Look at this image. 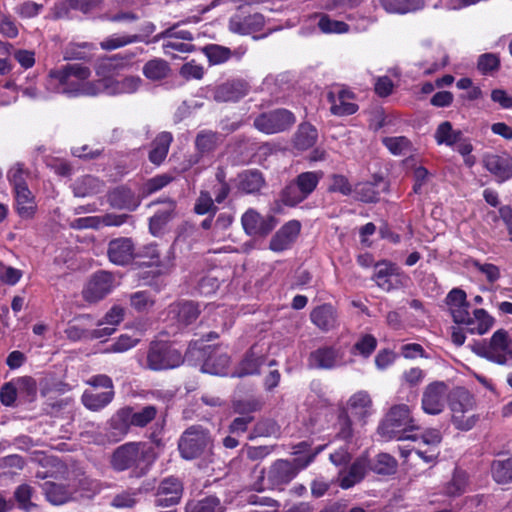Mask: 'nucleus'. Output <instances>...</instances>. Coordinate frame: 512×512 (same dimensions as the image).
Masks as SVG:
<instances>
[{
    "label": "nucleus",
    "mask_w": 512,
    "mask_h": 512,
    "mask_svg": "<svg viewBox=\"0 0 512 512\" xmlns=\"http://www.w3.org/2000/svg\"><path fill=\"white\" fill-rule=\"evenodd\" d=\"M357 198L365 203L377 202L379 199V191L376 185L371 182L359 184L356 188Z\"/></svg>",
    "instance_id": "obj_61"
},
{
    "label": "nucleus",
    "mask_w": 512,
    "mask_h": 512,
    "mask_svg": "<svg viewBox=\"0 0 512 512\" xmlns=\"http://www.w3.org/2000/svg\"><path fill=\"white\" fill-rule=\"evenodd\" d=\"M15 208L22 219H31L37 211L34 194L29 187L14 190Z\"/></svg>",
    "instance_id": "obj_27"
},
{
    "label": "nucleus",
    "mask_w": 512,
    "mask_h": 512,
    "mask_svg": "<svg viewBox=\"0 0 512 512\" xmlns=\"http://www.w3.org/2000/svg\"><path fill=\"white\" fill-rule=\"evenodd\" d=\"M136 42H142V37L138 35L113 34L101 41L100 47L103 50L111 51Z\"/></svg>",
    "instance_id": "obj_50"
},
{
    "label": "nucleus",
    "mask_w": 512,
    "mask_h": 512,
    "mask_svg": "<svg viewBox=\"0 0 512 512\" xmlns=\"http://www.w3.org/2000/svg\"><path fill=\"white\" fill-rule=\"evenodd\" d=\"M164 38H173L183 41L191 42L193 41L194 37L192 33L186 29H182L180 27V24H174L173 26L167 28L166 30L162 31L161 33L155 35L152 39L153 43L161 41V39Z\"/></svg>",
    "instance_id": "obj_55"
},
{
    "label": "nucleus",
    "mask_w": 512,
    "mask_h": 512,
    "mask_svg": "<svg viewBox=\"0 0 512 512\" xmlns=\"http://www.w3.org/2000/svg\"><path fill=\"white\" fill-rule=\"evenodd\" d=\"M90 76V68L80 63L66 64L49 72L50 81L56 83V91L68 97L100 94V79L89 81Z\"/></svg>",
    "instance_id": "obj_2"
},
{
    "label": "nucleus",
    "mask_w": 512,
    "mask_h": 512,
    "mask_svg": "<svg viewBox=\"0 0 512 512\" xmlns=\"http://www.w3.org/2000/svg\"><path fill=\"white\" fill-rule=\"evenodd\" d=\"M371 406L370 395L365 391H359L350 397L345 411L365 423V419L370 415Z\"/></svg>",
    "instance_id": "obj_28"
},
{
    "label": "nucleus",
    "mask_w": 512,
    "mask_h": 512,
    "mask_svg": "<svg viewBox=\"0 0 512 512\" xmlns=\"http://www.w3.org/2000/svg\"><path fill=\"white\" fill-rule=\"evenodd\" d=\"M329 192H338L344 196L352 193V185L348 178L342 174H332L330 176Z\"/></svg>",
    "instance_id": "obj_60"
},
{
    "label": "nucleus",
    "mask_w": 512,
    "mask_h": 512,
    "mask_svg": "<svg viewBox=\"0 0 512 512\" xmlns=\"http://www.w3.org/2000/svg\"><path fill=\"white\" fill-rule=\"evenodd\" d=\"M114 391L95 392L85 390L81 396L82 404L90 411H100L108 406L114 399Z\"/></svg>",
    "instance_id": "obj_31"
},
{
    "label": "nucleus",
    "mask_w": 512,
    "mask_h": 512,
    "mask_svg": "<svg viewBox=\"0 0 512 512\" xmlns=\"http://www.w3.org/2000/svg\"><path fill=\"white\" fill-rule=\"evenodd\" d=\"M124 319V309L120 306H113L98 322V328L92 330V338H103L112 335L116 331V326Z\"/></svg>",
    "instance_id": "obj_23"
},
{
    "label": "nucleus",
    "mask_w": 512,
    "mask_h": 512,
    "mask_svg": "<svg viewBox=\"0 0 512 512\" xmlns=\"http://www.w3.org/2000/svg\"><path fill=\"white\" fill-rule=\"evenodd\" d=\"M200 314L197 304L192 301L178 302L169 307V316L179 326L185 327L194 322Z\"/></svg>",
    "instance_id": "obj_24"
},
{
    "label": "nucleus",
    "mask_w": 512,
    "mask_h": 512,
    "mask_svg": "<svg viewBox=\"0 0 512 512\" xmlns=\"http://www.w3.org/2000/svg\"><path fill=\"white\" fill-rule=\"evenodd\" d=\"M472 350L479 356L499 365H507L508 358L512 359V350L509 349L508 333L504 329L494 332L489 342H478Z\"/></svg>",
    "instance_id": "obj_7"
},
{
    "label": "nucleus",
    "mask_w": 512,
    "mask_h": 512,
    "mask_svg": "<svg viewBox=\"0 0 512 512\" xmlns=\"http://www.w3.org/2000/svg\"><path fill=\"white\" fill-rule=\"evenodd\" d=\"M42 488L46 499L53 505H62L72 499V491L63 484L48 481Z\"/></svg>",
    "instance_id": "obj_37"
},
{
    "label": "nucleus",
    "mask_w": 512,
    "mask_h": 512,
    "mask_svg": "<svg viewBox=\"0 0 512 512\" xmlns=\"http://www.w3.org/2000/svg\"><path fill=\"white\" fill-rule=\"evenodd\" d=\"M318 133L314 126L308 123L301 124L294 137V145L297 149L311 148L317 141Z\"/></svg>",
    "instance_id": "obj_40"
},
{
    "label": "nucleus",
    "mask_w": 512,
    "mask_h": 512,
    "mask_svg": "<svg viewBox=\"0 0 512 512\" xmlns=\"http://www.w3.org/2000/svg\"><path fill=\"white\" fill-rule=\"evenodd\" d=\"M311 321L321 330L328 331L335 327L336 314L334 308L329 304L316 307L311 312Z\"/></svg>",
    "instance_id": "obj_35"
},
{
    "label": "nucleus",
    "mask_w": 512,
    "mask_h": 512,
    "mask_svg": "<svg viewBox=\"0 0 512 512\" xmlns=\"http://www.w3.org/2000/svg\"><path fill=\"white\" fill-rule=\"evenodd\" d=\"M182 481L174 476L164 478L157 489L155 504L161 507L177 505L183 494Z\"/></svg>",
    "instance_id": "obj_15"
},
{
    "label": "nucleus",
    "mask_w": 512,
    "mask_h": 512,
    "mask_svg": "<svg viewBox=\"0 0 512 512\" xmlns=\"http://www.w3.org/2000/svg\"><path fill=\"white\" fill-rule=\"evenodd\" d=\"M377 347V339L371 334L362 335L353 345L351 352L368 358Z\"/></svg>",
    "instance_id": "obj_57"
},
{
    "label": "nucleus",
    "mask_w": 512,
    "mask_h": 512,
    "mask_svg": "<svg viewBox=\"0 0 512 512\" xmlns=\"http://www.w3.org/2000/svg\"><path fill=\"white\" fill-rule=\"evenodd\" d=\"M174 180V177L170 174H160L148 179L144 184V192L147 195H151L162 188L166 187Z\"/></svg>",
    "instance_id": "obj_59"
},
{
    "label": "nucleus",
    "mask_w": 512,
    "mask_h": 512,
    "mask_svg": "<svg viewBox=\"0 0 512 512\" xmlns=\"http://www.w3.org/2000/svg\"><path fill=\"white\" fill-rule=\"evenodd\" d=\"M101 93L108 95L132 94L138 91L142 85V79L139 76H126L122 79L103 78L100 79Z\"/></svg>",
    "instance_id": "obj_18"
},
{
    "label": "nucleus",
    "mask_w": 512,
    "mask_h": 512,
    "mask_svg": "<svg viewBox=\"0 0 512 512\" xmlns=\"http://www.w3.org/2000/svg\"><path fill=\"white\" fill-rule=\"evenodd\" d=\"M397 461L388 453H380L371 469L377 474L390 475L396 471Z\"/></svg>",
    "instance_id": "obj_56"
},
{
    "label": "nucleus",
    "mask_w": 512,
    "mask_h": 512,
    "mask_svg": "<svg viewBox=\"0 0 512 512\" xmlns=\"http://www.w3.org/2000/svg\"><path fill=\"white\" fill-rule=\"evenodd\" d=\"M104 190V182L92 175H84L75 180L73 193L76 197H87Z\"/></svg>",
    "instance_id": "obj_32"
},
{
    "label": "nucleus",
    "mask_w": 512,
    "mask_h": 512,
    "mask_svg": "<svg viewBox=\"0 0 512 512\" xmlns=\"http://www.w3.org/2000/svg\"><path fill=\"white\" fill-rule=\"evenodd\" d=\"M157 408L153 405L143 407L139 411H134L130 406L119 409L110 420V428L115 440L127 434L131 426L145 427L153 421L157 415Z\"/></svg>",
    "instance_id": "obj_4"
},
{
    "label": "nucleus",
    "mask_w": 512,
    "mask_h": 512,
    "mask_svg": "<svg viewBox=\"0 0 512 512\" xmlns=\"http://www.w3.org/2000/svg\"><path fill=\"white\" fill-rule=\"evenodd\" d=\"M248 93V85L241 80L225 82L215 88L214 100L217 102H236Z\"/></svg>",
    "instance_id": "obj_21"
},
{
    "label": "nucleus",
    "mask_w": 512,
    "mask_h": 512,
    "mask_svg": "<svg viewBox=\"0 0 512 512\" xmlns=\"http://www.w3.org/2000/svg\"><path fill=\"white\" fill-rule=\"evenodd\" d=\"M448 400L454 426L464 431L472 429L478 419L473 413L475 407L473 395L465 388L457 387L450 393Z\"/></svg>",
    "instance_id": "obj_5"
},
{
    "label": "nucleus",
    "mask_w": 512,
    "mask_h": 512,
    "mask_svg": "<svg viewBox=\"0 0 512 512\" xmlns=\"http://www.w3.org/2000/svg\"><path fill=\"white\" fill-rule=\"evenodd\" d=\"M150 206L156 209L149 219V230L152 235L159 236L166 225L176 217L177 203L171 198H166L152 202Z\"/></svg>",
    "instance_id": "obj_12"
},
{
    "label": "nucleus",
    "mask_w": 512,
    "mask_h": 512,
    "mask_svg": "<svg viewBox=\"0 0 512 512\" xmlns=\"http://www.w3.org/2000/svg\"><path fill=\"white\" fill-rule=\"evenodd\" d=\"M484 167L500 183L512 178V156L509 154H489L483 159Z\"/></svg>",
    "instance_id": "obj_16"
},
{
    "label": "nucleus",
    "mask_w": 512,
    "mask_h": 512,
    "mask_svg": "<svg viewBox=\"0 0 512 512\" xmlns=\"http://www.w3.org/2000/svg\"><path fill=\"white\" fill-rule=\"evenodd\" d=\"M169 71V65L163 59L150 60L143 67V74L145 77L154 81L165 78Z\"/></svg>",
    "instance_id": "obj_49"
},
{
    "label": "nucleus",
    "mask_w": 512,
    "mask_h": 512,
    "mask_svg": "<svg viewBox=\"0 0 512 512\" xmlns=\"http://www.w3.org/2000/svg\"><path fill=\"white\" fill-rule=\"evenodd\" d=\"M245 233L249 236H266L277 225L273 215L261 216L256 210L248 209L241 218Z\"/></svg>",
    "instance_id": "obj_13"
},
{
    "label": "nucleus",
    "mask_w": 512,
    "mask_h": 512,
    "mask_svg": "<svg viewBox=\"0 0 512 512\" xmlns=\"http://www.w3.org/2000/svg\"><path fill=\"white\" fill-rule=\"evenodd\" d=\"M162 49L165 55L176 57L177 53H190L194 51L195 46L188 41L173 39V38H164Z\"/></svg>",
    "instance_id": "obj_52"
},
{
    "label": "nucleus",
    "mask_w": 512,
    "mask_h": 512,
    "mask_svg": "<svg viewBox=\"0 0 512 512\" xmlns=\"http://www.w3.org/2000/svg\"><path fill=\"white\" fill-rule=\"evenodd\" d=\"M265 18L260 13H254L245 17L235 16L230 19L229 28L232 32L247 35L262 30Z\"/></svg>",
    "instance_id": "obj_25"
},
{
    "label": "nucleus",
    "mask_w": 512,
    "mask_h": 512,
    "mask_svg": "<svg viewBox=\"0 0 512 512\" xmlns=\"http://www.w3.org/2000/svg\"><path fill=\"white\" fill-rule=\"evenodd\" d=\"M344 364V352L335 346H321L310 352L307 359L311 369L330 370Z\"/></svg>",
    "instance_id": "obj_11"
},
{
    "label": "nucleus",
    "mask_w": 512,
    "mask_h": 512,
    "mask_svg": "<svg viewBox=\"0 0 512 512\" xmlns=\"http://www.w3.org/2000/svg\"><path fill=\"white\" fill-rule=\"evenodd\" d=\"M471 318L472 323L467 325V329L472 334L483 335L488 332L493 324L494 319L484 309H475Z\"/></svg>",
    "instance_id": "obj_41"
},
{
    "label": "nucleus",
    "mask_w": 512,
    "mask_h": 512,
    "mask_svg": "<svg viewBox=\"0 0 512 512\" xmlns=\"http://www.w3.org/2000/svg\"><path fill=\"white\" fill-rule=\"evenodd\" d=\"M229 362L230 358L226 353H217L213 348L212 353L205 359L202 370L210 374L221 375L225 373Z\"/></svg>",
    "instance_id": "obj_39"
},
{
    "label": "nucleus",
    "mask_w": 512,
    "mask_h": 512,
    "mask_svg": "<svg viewBox=\"0 0 512 512\" xmlns=\"http://www.w3.org/2000/svg\"><path fill=\"white\" fill-rule=\"evenodd\" d=\"M265 362V356L257 346H252L246 353L245 357L239 363L233 376L245 377L248 375H255L260 373V368Z\"/></svg>",
    "instance_id": "obj_22"
},
{
    "label": "nucleus",
    "mask_w": 512,
    "mask_h": 512,
    "mask_svg": "<svg viewBox=\"0 0 512 512\" xmlns=\"http://www.w3.org/2000/svg\"><path fill=\"white\" fill-rule=\"evenodd\" d=\"M107 254L109 260L116 265H126L134 257V244L130 238H116L109 242Z\"/></svg>",
    "instance_id": "obj_19"
},
{
    "label": "nucleus",
    "mask_w": 512,
    "mask_h": 512,
    "mask_svg": "<svg viewBox=\"0 0 512 512\" xmlns=\"http://www.w3.org/2000/svg\"><path fill=\"white\" fill-rule=\"evenodd\" d=\"M202 52L211 65L223 64L232 57V51L228 47L218 44H208L202 48Z\"/></svg>",
    "instance_id": "obj_47"
},
{
    "label": "nucleus",
    "mask_w": 512,
    "mask_h": 512,
    "mask_svg": "<svg viewBox=\"0 0 512 512\" xmlns=\"http://www.w3.org/2000/svg\"><path fill=\"white\" fill-rule=\"evenodd\" d=\"M114 286V276L107 271L95 273L83 290V298L90 303L98 302L108 295Z\"/></svg>",
    "instance_id": "obj_14"
},
{
    "label": "nucleus",
    "mask_w": 512,
    "mask_h": 512,
    "mask_svg": "<svg viewBox=\"0 0 512 512\" xmlns=\"http://www.w3.org/2000/svg\"><path fill=\"white\" fill-rule=\"evenodd\" d=\"M492 475L498 483H508L512 481V458L493 461Z\"/></svg>",
    "instance_id": "obj_51"
},
{
    "label": "nucleus",
    "mask_w": 512,
    "mask_h": 512,
    "mask_svg": "<svg viewBox=\"0 0 512 512\" xmlns=\"http://www.w3.org/2000/svg\"><path fill=\"white\" fill-rule=\"evenodd\" d=\"M383 8L390 13L405 14L421 9L423 0H380Z\"/></svg>",
    "instance_id": "obj_42"
},
{
    "label": "nucleus",
    "mask_w": 512,
    "mask_h": 512,
    "mask_svg": "<svg viewBox=\"0 0 512 512\" xmlns=\"http://www.w3.org/2000/svg\"><path fill=\"white\" fill-rule=\"evenodd\" d=\"M382 142L394 155H406L411 150V141L405 136L385 137Z\"/></svg>",
    "instance_id": "obj_54"
},
{
    "label": "nucleus",
    "mask_w": 512,
    "mask_h": 512,
    "mask_svg": "<svg viewBox=\"0 0 512 512\" xmlns=\"http://www.w3.org/2000/svg\"><path fill=\"white\" fill-rule=\"evenodd\" d=\"M323 176L322 171H306L298 174L281 190L279 195L281 202L288 207L300 204L316 190Z\"/></svg>",
    "instance_id": "obj_3"
},
{
    "label": "nucleus",
    "mask_w": 512,
    "mask_h": 512,
    "mask_svg": "<svg viewBox=\"0 0 512 512\" xmlns=\"http://www.w3.org/2000/svg\"><path fill=\"white\" fill-rule=\"evenodd\" d=\"M195 213L199 215H204L207 213L215 214L217 211V207L214 205V201L207 191H201L199 197L196 200L194 206Z\"/></svg>",
    "instance_id": "obj_63"
},
{
    "label": "nucleus",
    "mask_w": 512,
    "mask_h": 512,
    "mask_svg": "<svg viewBox=\"0 0 512 512\" xmlns=\"http://www.w3.org/2000/svg\"><path fill=\"white\" fill-rule=\"evenodd\" d=\"M183 362L181 353L165 341H152L146 357V367L161 371L178 367Z\"/></svg>",
    "instance_id": "obj_8"
},
{
    "label": "nucleus",
    "mask_w": 512,
    "mask_h": 512,
    "mask_svg": "<svg viewBox=\"0 0 512 512\" xmlns=\"http://www.w3.org/2000/svg\"><path fill=\"white\" fill-rule=\"evenodd\" d=\"M135 257L147 258L149 261L145 262L148 265H155L159 267V273H166L172 267V259L174 258L173 251L171 249L167 252V261L160 259V252L156 244H148L144 246Z\"/></svg>",
    "instance_id": "obj_30"
},
{
    "label": "nucleus",
    "mask_w": 512,
    "mask_h": 512,
    "mask_svg": "<svg viewBox=\"0 0 512 512\" xmlns=\"http://www.w3.org/2000/svg\"><path fill=\"white\" fill-rule=\"evenodd\" d=\"M108 202L113 208L129 211H134L140 205L139 198L126 186H119L112 190L108 194Z\"/></svg>",
    "instance_id": "obj_26"
},
{
    "label": "nucleus",
    "mask_w": 512,
    "mask_h": 512,
    "mask_svg": "<svg viewBox=\"0 0 512 512\" xmlns=\"http://www.w3.org/2000/svg\"><path fill=\"white\" fill-rule=\"evenodd\" d=\"M412 422L411 412L406 404H398L389 410L378 426V434L385 440H409L418 445L437 446L442 441L441 432L435 428L421 430L406 427Z\"/></svg>",
    "instance_id": "obj_1"
},
{
    "label": "nucleus",
    "mask_w": 512,
    "mask_h": 512,
    "mask_svg": "<svg viewBox=\"0 0 512 512\" xmlns=\"http://www.w3.org/2000/svg\"><path fill=\"white\" fill-rule=\"evenodd\" d=\"M301 230V224L297 220H291L284 224L271 238L269 248L274 252H282L290 248L297 239Z\"/></svg>",
    "instance_id": "obj_17"
},
{
    "label": "nucleus",
    "mask_w": 512,
    "mask_h": 512,
    "mask_svg": "<svg viewBox=\"0 0 512 512\" xmlns=\"http://www.w3.org/2000/svg\"><path fill=\"white\" fill-rule=\"evenodd\" d=\"M221 143V135L211 130H202L195 138L196 149L201 155L213 152Z\"/></svg>",
    "instance_id": "obj_38"
},
{
    "label": "nucleus",
    "mask_w": 512,
    "mask_h": 512,
    "mask_svg": "<svg viewBox=\"0 0 512 512\" xmlns=\"http://www.w3.org/2000/svg\"><path fill=\"white\" fill-rule=\"evenodd\" d=\"M173 136L169 132H162L152 141V149L149 152V161L159 166L167 157Z\"/></svg>",
    "instance_id": "obj_33"
},
{
    "label": "nucleus",
    "mask_w": 512,
    "mask_h": 512,
    "mask_svg": "<svg viewBox=\"0 0 512 512\" xmlns=\"http://www.w3.org/2000/svg\"><path fill=\"white\" fill-rule=\"evenodd\" d=\"M318 451L312 453L311 450H297L293 453L291 461L286 459L277 460L270 468L269 480L274 485L289 483L300 470L314 461Z\"/></svg>",
    "instance_id": "obj_6"
},
{
    "label": "nucleus",
    "mask_w": 512,
    "mask_h": 512,
    "mask_svg": "<svg viewBox=\"0 0 512 512\" xmlns=\"http://www.w3.org/2000/svg\"><path fill=\"white\" fill-rule=\"evenodd\" d=\"M143 462L140 457V450H114L111 458V464L114 469L123 471L136 465L140 466Z\"/></svg>",
    "instance_id": "obj_34"
},
{
    "label": "nucleus",
    "mask_w": 512,
    "mask_h": 512,
    "mask_svg": "<svg viewBox=\"0 0 512 512\" xmlns=\"http://www.w3.org/2000/svg\"><path fill=\"white\" fill-rule=\"evenodd\" d=\"M462 136L461 131L454 130L452 124L449 121H444L436 129L435 140L441 145L452 146L456 144Z\"/></svg>",
    "instance_id": "obj_44"
},
{
    "label": "nucleus",
    "mask_w": 512,
    "mask_h": 512,
    "mask_svg": "<svg viewBox=\"0 0 512 512\" xmlns=\"http://www.w3.org/2000/svg\"><path fill=\"white\" fill-rule=\"evenodd\" d=\"M448 385L443 381L428 384L423 391L421 405L426 414L438 415L444 411L449 399Z\"/></svg>",
    "instance_id": "obj_10"
},
{
    "label": "nucleus",
    "mask_w": 512,
    "mask_h": 512,
    "mask_svg": "<svg viewBox=\"0 0 512 512\" xmlns=\"http://www.w3.org/2000/svg\"><path fill=\"white\" fill-rule=\"evenodd\" d=\"M264 184L263 174L258 170H247L239 175V189L246 194L259 192Z\"/></svg>",
    "instance_id": "obj_36"
},
{
    "label": "nucleus",
    "mask_w": 512,
    "mask_h": 512,
    "mask_svg": "<svg viewBox=\"0 0 512 512\" xmlns=\"http://www.w3.org/2000/svg\"><path fill=\"white\" fill-rule=\"evenodd\" d=\"M130 304L137 311H146L154 305V300L146 291H138L130 296Z\"/></svg>",
    "instance_id": "obj_64"
},
{
    "label": "nucleus",
    "mask_w": 512,
    "mask_h": 512,
    "mask_svg": "<svg viewBox=\"0 0 512 512\" xmlns=\"http://www.w3.org/2000/svg\"><path fill=\"white\" fill-rule=\"evenodd\" d=\"M139 490L130 491L125 490L118 494H116L110 505L114 508L123 509V508H133L138 503L137 495Z\"/></svg>",
    "instance_id": "obj_58"
},
{
    "label": "nucleus",
    "mask_w": 512,
    "mask_h": 512,
    "mask_svg": "<svg viewBox=\"0 0 512 512\" xmlns=\"http://www.w3.org/2000/svg\"><path fill=\"white\" fill-rule=\"evenodd\" d=\"M335 440L342 441L345 445L353 444V429L349 414L342 411L336 423Z\"/></svg>",
    "instance_id": "obj_46"
},
{
    "label": "nucleus",
    "mask_w": 512,
    "mask_h": 512,
    "mask_svg": "<svg viewBox=\"0 0 512 512\" xmlns=\"http://www.w3.org/2000/svg\"><path fill=\"white\" fill-rule=\"evenodd\" d=\"M29 170L25 169L24 164H14L7 173V178L13 187V191L28 187L26 178L29 177Z\"/></svg>",
    "instance_id": "obj_53"
},
{
    "label": "nucleus",
    "mask_w": 512,
    "mask_h": 512,
    "mask_svg": "<svg viewBox=\"0 0 512 512\" xmlns=\"http://www.w3.org/2000/svg\"><path fill=\"white\" fill-rule=\"evenodd\" d=\"M318 26L324 33H345L349 30L348 24L343 21L332 20L327 15H323L319 19Z\"/></svg>",
    "instance_id": "obj_62"
},
{
    "label": "nucleus",
    "mask_w": 512,
    "mask_h": 512,
    "mask_svg": "<svg viewBox=\"0 0 512 512\" xmlns=\"http://www.w3.org/2000/svg\"><path fill=\"white\" fill-rule=\"evenodd\" d=\"M327 99L331 104L330 111L336 116H348L357 112L358 105L350 102V100H342L336 97L334 92L327 94Z\"/></svg>",
    "instance_id": "obj_48"
},
{
    "label": "nucleus",
    "mask_w": 512,
    "mask_h": 512,
    "mask_svg": "<svg viewBox=\"0 0 512 512\" xmlns=\"http://www.w3.org/2000/svg\"><path fill=\"white\" fill-rule=\"evenodd\" d=\"M468 485V475L461 469H455L452 479L446 484L444 492L447 496H460L466 491Z\"/></svg>",
    "instance_id": "obj_45"
},
{
    "label": "nucleus",
    "mask_w": 512,
    "mask_h": 512,
    "mask_svg": "<svg viewBox=\"0 0 512 512\" xmlns=\"http://www.w3.org/2000/svg\"><path fill=\"white\" fill-rule=\"evenodd\" d=\"M295 123V116L286 109H276L257 116L254 126L266 134H274L289 129Z\"/></svg>",
    "instance_id": "obj_9"
},
{
    "label": "nucleus",
    "mask_w": 512,
    "mask_h": 512,
    "mask_svg": "<svg viewBox=\"0 0 512 512\" xmlns=\"http://www.w3.org/2000/svg\"><path fill=\"white\" fill-rule=\"evenodd\" d=\"M368 462L366 457L356 459L350 466L347 473L339 472V485L343 489L353 487L355 484L361 482L367 472Z\"/></svg>",
    "instance_id": "obj_29"
},
{
    "label": "nucleus",
    "mask_w": 512,
    "mask_h": 512,
    "mask_svg": "<svg viewBox=\"0 0 512 512\" xmlns=\"http://www.w3.org/2000/svg\"><path fill=\"white\" fill-rule=\"evenodd\" d=\"M224 507L215 496H208L201 500H190L185 506L186 512H223Z\"/></svg>",
    "instance_id": "obj_43"
},
{
    "label": "nucleus",
    "mask_w": 512,
    "mask_h": 512,
    "mask_svg": "<svg viewBox=\"0 0 512 512\" xmlns=\"http://www.w3.org/2000/svg\"><path fill=\"white\" fill-rule=\"evenodd\" d=\"M212 445L209 431L200 425L187 428L179 440V448H206Z\"/></svg>",
    "instance_id": "obj_20"
}]
</instances>
